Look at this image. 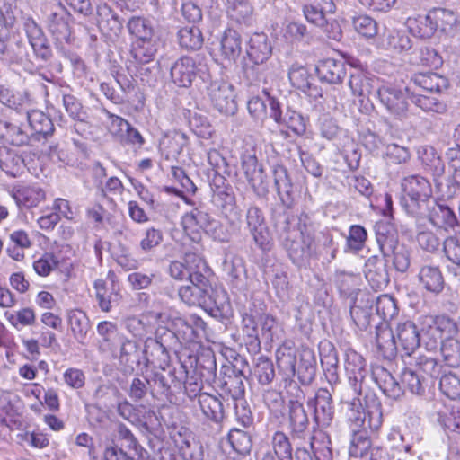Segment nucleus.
<instances>
[{"label":"nucleus","mask_w":460,"mask_h":460,"mask_svg":"<svg viewBox=\"0 0 460 460\" xmlns=\"http://www.w3.org/2000/svg\"><path fill=\"white\" fill-rule=\"evenodd\" d=\"M297 358L296 374L303 383L310 382L314 378L316 369L314 352L308 348H304L299 350Z\"/></svg>","instance_id":"f704fd0d"},{"label":"nucleus","mask_w":460,"mask_h":460,"mask_svg":"<svg viewBox=\"0 0 460 460\" xmlns=\"http://www.w3.org/2000/svg\"><path fill=\"white\" fill-rule=\"evenodd\" d=\"M128 33L133 38L132 41H140L155 38V31L150 20L134 16L127 23Z\"/></svg>","instance_id":"58836bf2"},{"label":"nucleus","mask_w":460,"mask_h":460,"mask_svg":"<svg viewBox=\"0 0 460 460\" xmlns=\"http://www.w3.org/2000/svg\"><path fill=\"white\" fill-rule=\"evenodd\" d=\"M23 29L36 56L42 60L49 59L51 56V49L40 26L29 17L24 21Z\"/></svg>","instance_id":"f3484780"},{"label":"nucleus","mask_w":460,"mask_h":460,"mask_svg":"<svg viewBox=\"0 0 460 460\" xmlns=\"http://www.w3.org/2000/svg\"><path fill=\"white\" fill-rule=\"evenodd\" d=\"M143 318L154 319L158 324L169 323L175 329L180 343L199 342L206 336L207 324L197 314L187 318L173 316L171 310L160 299H155L151 306L142 314Z\"/></svg>","instance_id":"f03ea898"},{"label":"nucleus","mask_w":460,"mask_h":460,"mask_svg":"<svg viewBox=\"0 0 460 460\" xmlns=\"http://www.w3.org/2000/svg\"><path fill=\"white\" fill-rule=\"evenodd\" d=\"M271 54L272 46L268 36L265 33L252 34L247 43L246 55L250 63L243 66L245 75L252 81H260L261 70H263Z\"/></svg>","instance_id":"20e7f679"},{"label":"nucleus","mask_w":460,"mask_h":460,"mask_svg":"<svg viewBox=\"0 0 460 460\" xmlns=\"http://www.w3.org/2000/svg\"><path fill=\"white\" fill-rule=\"evenodd\" d=\"M219 387L221 391L229 395L234 402L243 399L244 384L243 377L239 375L228 376L221 381Z\"/></svg>","instance_id":"49530a36"},{"label":"nucleus","mask_w":460,"mask_h":460,"mask_svg":"<svg viewBox=\"0 0 460 460\" xmlns=\"http://www.w3.org/2000/svg\"><path fill=\"white\" fill-rule=\"evenodd\" d=\"M378 79L373 75L356 71L350 75L349 86L352 94L361 98H368L375 87L377 86Z\"/></svg>","instance_id":"bb28decb"},{"label":"nucleus","mask_w":460,"mask_h":460,"mask_svg":"<svg viewBox=\"0 0 460 460\" xmlns=\"http://www.w3.org/2000/svg\"><path fill=\"white\" fill-rule=\"evenodd\" d=\"M353 27L358 33L367 39L374 38L378 32V24L376 21L367 14L354 17Z\"/></svg>","instance_id":"5fc2aeb1"},{"label":"nucleus","mask_w":460,"mask_h":460,"mask_svg":"<svg viewBox=\"0 0 460 460\" xmlns=\"http://www.w3.org/2000/svg\"><path fill=\"white\" fill-rule=\"evenodd\" d=\"M397 350L411 356L420 345V334L417 325L410 320L399 322L394 330Z\"/></svg>","instance_id":"4468645a"},{"label":"nucleus","mask_w":460,"mask_h":460,"mask_svg":"<svg viewBox=\"0 0 460 460\" xmlns=\"http://www.w3.org/2000/svg\"><path fill=\"white\" fill-rule=\"evenodd\" d=\"M68 323L74 337L78 341H82L89 331V322L85 314L81 310L69 312Z\"/></svg>","instance_id":"09e8293b"},{"label":"nucleus","mask_w":460,"mask_h":460,"mask_svg":"<svg viewBox=\"0 0 460 460\" xmlns=\"http://www.w3.org/2000/svg\"><path fill=\"white\" fill-rule=\"evenodd\" d=\"M422 332L423 343L428 350H435L442 344L443 338L433 323H427L424 320Z\"/></svg>","instance_id":"338daca9"},{"label":"nucleus","mask_w":460,"mask_h":460,"mask_svg":"<svg viewBox=\"0 0 460 460\" xmlns=\"http://www.w3.org/2000/svg\"><path fill=\"white\" fill-rule=\"evenodd\" d=\"M45 22L58 47L72 40L71 14L61 3H48L44 6Z\"/></svg>","instance_id":"7ed1b4c3"},{"label":"nucleus","mask_w":460,"mask_h":460,"mask_svg":"<svg viewBox=\"0 0 460 460\" xmlns=\"http://www.w3.org/2000/svg\"><path fill=\"white\" fill-rule=\"evenodd\" d=\"M376 312L384 320L393 319L398 312L395 300L389 295H381L376 301Z\"/></svg>","instance_id":"bf43d9fd"},{"label":"nucleus","mask_w":460,"mask_h":460,"mask_svg":"<svg viewBox=\"0 0 460 460\" xmlns=\"http://www.w3.org/2000/svg\"><path fill=\"white\" fill-rule=\"evenodd\" d=\"M263 93L268 95V102L270 106V117L279 124L283 125L291 129L295 134L301 136L305 132L306 126L304 117L297 111L287 109L283 113L279 101L270 97L267 90Z\"/></svg>","instance_id":"f8f14e48"},{"label":"nucleus","mask_w":460,"mask_h":460,"mask_svg":"<svg viewBox=\"0 0 460 460\" xmlns=\"http://www.w3.org/2000/svg\"><path fill=\"white\" fill-rule=\"evenodd\" d=\"M401 382L413 394H421L424 392L421 377L412 369H403L401 374Z\"/></svg>","instance_id":"69168bd1"},{"label":"nucleus","mask_w":460,"mask_h":460,"mask_svg":"<svg viewBox=\"0 0 460 460\" xmlns=\"http://www.w3.org/2000/svg\"><path fill=\"white\" fill-rule=\"evenodd\" d=\"M260 336L266 342H273L281 338L283 327L277 318L270 314H258Z\"/></svg>","instance_id":"72a5a7b5"},{"label":"nucleus","mask_w":460,"mask_h":460,"mask_svg":"<svg viewBox=\"0 0 460 460\" xmlns=\"http://www.w3.org/2000/svg\"><path fill=\"white\" fill-rule=\"evenodd\" d=\"M438 421L446 429L460 433V403L453 405L448 412L439 413Z\"/></svg>","instance_id":"0e129e2a"},{"label":"nucleus","mask_w":460,"mask_h":460,"mask_svg":"<svg viewBox=\"0 0 460 460\" xmlns=\"http://www.w3.org/2000/svg\"><path fill=\"white\" fill-rule=\"evenodd\" d=\"M209 99L215 108L224 114H234L237 110L234 86L226 81L217 80L208 88Z\"/></svg>","instance_id":"9b49d317"},{"label":"nucleus","mask_w":460,"mask_h":460,"mask_svg":"<svg viewBox=\"0 0 460 460\" xmlns=\"http://www.w3.org/2000/svg\"><path fill=\"white\" fill-rule=\"evenodd\" d=\"M199 405L203 416L215 423L221 422L225 418L223 402L219 397L208 393L199 396Z\"/></svg>","instance_id":"c85d7f7f"},{"label":"nucleus","mask_w":460,"mask_h":460,"mask_svg":"<svg viewBox=\"0 0 460 460\" xmlns=\"http://www.w3.org/2000/svg\"><path fill=\"white\" fill-rule=\"evenodd\" d=\"M13 197L20 208H31L37 207L46 198V194L39 186L27 185L15 189Z\"/></svg>","instance_id":"cd10ccee"},{"label":"nucleus","mask_w":460,"mask_h":460,"mask_svg":"<svg viewBox=\"0 0 460 460\" xmlns=\"http://www.w3.org/2000/svg\"><path fill=\"white\" fill-rule=\"evenodd\" d=\"M227 441L232 448L240 455L250 453L252 448L251 436L244 430L234 428L227 436Z\"/></svg>","instance_id":"de8ad7c7"},{"label":"nucleus","mask_w":460,"mask_h":460,"mask_svg":"<svg viewBox=\"0 0 460 460\" xmlns=\"http://www.w3.org/2000/svg\"><path fill=\"white\" fill-rule=\"evenodd\" d=\"M387 46L383 48L392 49L395 52H403L411 49V40L404 31L392 30L388 32Z\"/></svg>","instance_id":"603ef678"},{"label":"nucleus","mask_w":460,"mask_h":460,"mask_svg":"<svg viewBox=\"0 0 460 460\" xmlns=\"http://www.w3.org/2000/svg\"><path fill=\"white\" fill-rule=\"evenodd\" d=\"M4 317L17 330L33 325L36 321L34 310L30 307H24L13 313L5 312Z\"/></svg>","instance_id":"3c124183"},{"label":"nucleus","mask_w":460,"mask_h":460,"mask_svg":"<svg viewBox=\"0 0 460 460\" xmlns=\"http://www.w3.org/2000/svg\"><path fill=\"white\" fill-rule=\"evenodd\" d=\"M335 9L333 0H307L303 12L309 22L314 25H323L325 22V18L332 15Z\"/></svg>","instance_id":"4be33fe9"},{"label":"nucleus","mask_w":460,"mask_h":460,"mask_svg":"<svg viewBox=\"0 0 460 460\" xmlns=\"http://www.w3.org/2000/svg\"><path fill=\"white\" fill-rule=\"evenodd\" d=\"M345 369L354 394L360 395L367 375L365 359L356 351H349L346 355Z\"/></svg>","instance_id":"2eb2a0df"},{"label":"nucleus","mask_w":460,"mask_h":460,"mask_svg":"<svg viewBox=\"0 0 460 460\" xmlns=\"http://www.w3.org/2000/svg\"><path fill=\"white\" fill-rule=\"evenodd\" d=\"M216 222L203 208H193L186 212L181 218V225L185 234L194 243L201 241L202 232H208Z\"/></svg>","instance_id":"9d476101"},{"label":"nucleus","mask_w":460,"mask_h":460,"mask_svg":"<svg viewBox=\"0 0 460 460\" xmlns=\"http://www.w3.org/2000/svg\"><path fill=\"white\" fill-rule=\"evenodd\" d=\"M288 78L292 85L309 96H322L318 93L317 87L312 84V77L306 68L298 64H294L288 72Z\"/></svg>","instance_id":"7c9ffc66"},{"label":"nucleus","mask_w":460,"mask_h":460,"mask_svg":"<svg viewBox=\"0 0 460 460\" xmlns=\"http://www.w3.org/2000/svg\"><path fill=\"white\" fill-rule=\"evenodd\" d=\"M179 296L181 300L190 306H211L215 305L217 309L223 308V303L217 304V301H212L209 293L200 289L196 286H182L179 289Z\"/></svg>","instance_id":"393cba45"},{"label":"nucleus","mask_w":460,"mask_h":460,"mask_svg":"<svg viewBox=\"0 0 460 460\" xmlns=\"http://www.w3.org/2000/svg\"><path fill=\"white\" fill-rule=\"evenodd\" d=\"M59 261L51 252H45L39 259L34 261L33 269L41 277L49 276L58 265Z\"/></svg>","instance_id":"e2e57ef3"},{"label":"nucleus","mask_w":460,"mask_h":460,"mask_svg":"<svg viewBox=\"0 0 460 460\" xmlns=\"http://www.w3.org/2000/svg\"><path fill=\"white\" fill-rule=\"evenodd\" d=\"M241 159L242 168L253 190L258 194L268 192L267 175L262 165L258 163L255 151L253 149L246 150Z\"/></svg>","instance_id":"ddd939ff"},{"label":"nucleus","mask_w":460,"mask_h":460,"mask_svg":"<svg viewBox=\"0 0 460 460\" xmlns=\"http://www.w3.org/2000/svg\"><path fill=\"white\" fill-rule=\"evenodd\" d=\"M431 223L439 228H453L457 224L455 213L448 208L438 206L430 217Z\"/></svg>","instance_id":"864d4df0"},{"label":"nucleus","mask_w":460,"mask_h":460,"mask_svg":"<svg viewBox=\"0 0 460 460\" xmlns=\"http://www.w3.org/2000/svg\"><path fill=\"white\" fill-rule=\"evenodd\" d=\"M241 36L236 31L226 30L220 40V51L224 59L234 62L241 54Z\"/></svg>","instance_id":"473e14b6"},{"label":"nucleus","mask_w":460,"mask_h":460,"mask_svg":"<svg viewBox=\"0 0 460 460\" xmlns=\"http://www.w3.org/2000/svg\"><path fill=\"white\" fill-rule=\"evenodd\" d=\"M429 19L433 21L435 30L441 29L443 31L452 28L457 21L454 12L444 8L434 9L429 12Z\"/></svg>","instance_id":"13d9d810"},{"label":"nucleus","mask_w":460,"mask_h":460,"mask_svg":"<svg viewBox=\"0 0 460 460\" xmlns=\"http://www.w3.org/2000/svg\"><path fill=\"white\" fill-rule=\"evenodd\" d=\"M149 342L156 345L162 353H165L167 349H175L181 345L175 329L172 326L169 328L162 325L158 326L156 329L155 340H146V346H149Z\"/></svg>","instance_id":"e433bc0d"},{"label":"nucleus","mask_w":460,"mask_h":460,"mask_svg":"<svg viewBox=\"0 0 460 460\" xmlns=\"http://www.w3.org/2000/svg\"><path fill=\"white\" fill-rule=\"evenodd\" d=\"M156 52L157 41L155 38L131 43L130 53L139 64H148L153 61Z\"/></svg>","instance_id":"4c0bfd02"},{"label":"nucleus","mask_w":460,"mask_h":460,"mask_svg":"<svg viewBox=\"0 0 460 460\" xmlns=\"http://www.w3.org/2000/svg\"><path fill=\"white\" fill-rule=\"evenodd\" d=\"M367 238V233L363 226L359 225L351 226L346 240L347 250L353 252L361 251L365 246Z\"/></svg>","instance_id":"4d7b16f0"},{"label":"nucleus","mask_w":460,"mask_h":460,"mask_svg":"<svg viewBox=\"0 0 460 460\" xmlns=\"http://www.w3.org/2000/svg\"><path fill=\"white\" fill-rule=\"evenodd\" d=\"M401 186L404 193L405 206L412 214L417 213V209H420L432 196L430 182L418 174L403 178Z\"/></svg>","instance_id":"423d86ee"},{"label":"nucleus","mask_w":460,"mask_h":460,"mask_svg":"<svg viewBox=\"0 0 460 460\" xmlns=\"http://www.w3.org/2000/svg\"><path fill=\"white\" fill-rule=\"evenodd\" d=\"M289 428L292 437L305 438L308 435L309 419L301 402L290 400L289 404Z\"/></svg>","instance_id":"412c9836"},{"label":"nucleus","mask_w":460,"mask_h":460,"mask_svg":"<svg viewBox=\"0 0 460 460\" xmlns=\"http://www.w3.org/2000/svg\"><path fill=\"white\" fill-rule=\"evenodd\" d=\"M307 405L314 409V420L318 425L327 426L332 420L334 410L331 393L324 388L317 390Z\"/></svg>","instance_id":"dca6fc26"},{"label":"nucleus","mask_w":460,"mask_h":460,"mask_svg":"<svg viewBox=\"0 0 460 460\" xmlns=\"http://www.w3.org/2000/svg\"><path fill=\"white\" fill-rule=\"evenodd\" d=\"M274 458L278 460H293V447L289 438L282 431H276L271 438Z\"/></svg>","instance_id":"79ce46f5"},{"label":"nucleus","mask_w":460,"mask_h":460,"mask_svg":"<svg viewBox=\"0 0 460 460\" xmlns=\"http://www.w3.org/2000/svg\"><path fill=\"white\" fill-rule=\"evenodd\" d=\"M248 229L255 243L262 250L270 248V232L262 212L256 207L248 209L246 215Z\"/></svg>","instance_id":"a211bd4d"},{"label":"nucleus","mask_w":460,"mask_h":460,"mask_svg":"<svg viewBox=\"0 0 460 460\" xmlns=\"http://www.w3.org/2000/svg\"><path fill=\"white\" fill-rule=\"evenodd\" d=\"M418 279L422 288L431 294L438 295L445 288V279L438 266H422L420 269Z\"/></svg>","instance_id":"b1692460"},{"label":"nucleus","mask_w":460,"mask_h":460,"mask_svg":"<svg viewBox=\"0 0 460 460\" xmlns=\"http://www.w3.org/2000/svg\"><path fill=\"white\" fill-rule=\"evenodd\" d=\"M365 277L374 289L385 288L390 282L386 261L373 255L365 262Z\"/></svg>","instance_id":"6ab92c4d"},{"label":"nucleus","mask_w":460,"mask_h":460,"mask_svg":"<svg viewBox=\"0 0 460 460\" xmlns=\"http://www.w3.org/2000/svg\"><path fill=\"white\" fill-rule=\"evenodd\" d=\"M299 350L296 349L295 342L286 340L277 349L276 360L279 369L288 377H292L296 373V360Z\"/></svg>","instance_id":"aec40b11"},{"label":"nucleus","mask_w":460,"mask_h":460,"mask_svg":"<svg viewBox=\"0 0 460 460\" xmlns=\"http://www.w3.org/2000/svg\"><path fill=\"white\" fill-rule=\"evenodd\" d=\"M254 376L262 385L270 384L275 377L274 366L271 360L260 357L253 370Z\"/></svg>","instance_id":"6e6d98bb"},{"label":"nucleus","mask_w":460,"mask_h":460,"mask_svg":"<svg viewBox=\"0 0 460 460\" xmlns=\"http://www.w3.org/2000/svg\"><path fill=\"white\" fill-rule=\"evenodd\" d=\"M452 139L455 146L448 147L445 156L452 168H460V124L455 128Z\"/></svg>","instance_id":"774afa93"},{"label":"nucleus","mask_w":460,"mask_h":460,"mask_svg":"<svg viewBox=\"0 0 460 460\" xmlns=\"http://www.w3.org/2000/svg\"><path fill=\"white\" fill-rule=\"evenodd\" d=\"M178 40L186 49H199L203 44L202 33L196 26L181 28L178 31Z\"/></svg>","instance_id":"c03bdc74"},{"label":"nucleus","mask_w":460,"mask_h":460,"mask_svg":"<svg viewBox=\"0 0 460 460\" xmlns=\"http://www.w3.org/2000/svg\"><path fill=\"white\" fill-rule=\"evenodd\" d=\"M425 323H433L444 339H454L458 332V322L447 314L425 316Z\"/></svg>","instance_id":"a19ab883"},{"label":"nucleus","mask_w":460,"mask_h":460,"mask_svg":"<svg viewBox=\"0 0 460 460\" xmlns=\"http://www.w3.org/2000/svg\"><path fill=\"white\" fill-rule=\"evenodd\" d=\"M406 92L411 102L426 112L444 113L447 111L445 103L435 97L415 93L411 84L406 87Z\"/></svg>","instance_id":"ea45409f"},{"label":"nucleus","mask_w":460,"mask_h":460,"mask_svg":"<svg viewBox=\"0 0 460 460\" xmlns=\"http://www.w3.org/2000/svg\"><path fill=\"white\" fill-rule=\"evenodd\" d=\"M27 119L31 136L35 137L38 140L41 137L46 139L49 136L52 135L54 125L51 119L42 111L35 110L27 111Z\"/></svg>","instance_id":"2f4dec72"},{"label":"nucleus","mask_w":460,"mask_h":460,"mask_svg":"<svg viewBox=\"0 0 460 460\" xmlns=\"http://www.w3.org/2000/svg\"><path fill=\"white\" fill-rule=\"evenodd\" d=\"M376 342L378 349L385 357H393L397 351L394 338V330L387 327L376 328Z\"/></svg>","instance_id":"a18cd8bd"},{"label":"nucleus","mask_w":460,"mask_h":460,"mask_svg":"<svg viewBox=\"0 0 460 460\" xmlns=\"http://www.w3.org/2000/svg\"><path fill=\"white\" fill-rule=\"evenodd\" d=\"M366 406L363 407L359 397L342 401L341 409L349 422L353 437L349 447L350 457L368 460L371 451V441L367 431H376L383 423L382 405L374 394L366 396Z\"/></svg>","instance_id":"f257e3e1"},{"label":"nucleus","mask_w":460,"mask_h":460,"mask_svg":"<svg viewBox=\"0 0 460 460\" xmlns=\"http://www.w3.org/2000/svg\"><path fill=\"white\" fill-rule=\"evenodd\" d=\"M203 81L209 78L208 67L205 58L199 55L195 57H182L171 67L172 82L180 87H189L195 77Z\"/></svg>","instance_id":"39448f33"},{"label":"nucleus","mask_w":460,"mask_h":460,"mask_svg":"<svg viewBox=\"0 0 460 460\" xmlns=\"http://www.w3.org/2000/svg\"><path fill=\"white\" fill-rule=\"evenodd\" d=\"M407 26L414 36L421 39L430 38L436 31L433 21L429 19V13L418 18H409Z\"/></svg>","instance_id":"37998d69"},{"label":"nucleus","mask_w":460,"mask_h":460,"mask_svg":"<svg viewBox=\"0 0 460 460\" xmlns=\"http://www.w3.org/2000/svg\"><path fill=\"white\" fill-rule=\"evenodd\" d=\"M376 242L384 257L394 255L393 264L399 272H406L411 265L410 251L398 244L396 236L394 234H384L376 231Z\"/></svg>","instance_id":"1a4fd4ad"},{"label":"nucleus","mask_w":460,"mask_h":460,"mask_svg":"<svg viewBox=\"0 0 460 460\" xmlns=\"http://www.w3.org/2000/svg\"><path fill=\"white\" fill-rule=\"evenodd\" d=\"M95 299L99 308L105 313L118 305L121 298L119 285L116 275L110 270L106 279H98L93 282Z\"/></svg>","instance_id":"6e6552de"},{"label":"nucleus","mask_w":460,"mask_h":460,"mask_svg":"<svg viewBox=\"0 0 460 460\" xmlns=\"http://www.w3.org/2000/svg\"><path fill=\"white\" fill-rule=\"evenodd\" d=\"M441 355L447 365L460 366V341L456 339H444L440 347Z\"/></svg>","instance_id":"8fccbe9b"},{"label":"nucleus","mask_w":460,"mask_h":460,"mask_svg":"<svg viewBox=\"0 0 460 460\" xmlns=\"http://www.w3.org/2000/svg\"><path fill=\"white\" fill-rule=\"evenodd\" d=\"M180 453L184 460H202L203 450L202 446L193 438H185L181 444L178 445Z\"/></svg>","instance_id":"052dcab7"},{"label":"nucleus","mask_w":460,"mask_h":460,"mask_svg":"<svg viewBox=\"0 0 460 460\" xmlns=\"http://www.w3.org/2000/svg\"><path fill=\"white\" fill-rule=\"evenodd\" d=\"M24 166L22 157L16 150L0 146V168L7 174L16 177Z\"/></svg>","instance_id":"c9c22d12"},{"label":"nucleus","mask_w":460,"mask_h":460,"mask_svg":"<svg viewBox=\"0 0 460 460\" xmlns=\"http://www.w3.org/2000/svg\"><path fill=\"white\" fill-rule=\"evenodd\" d=\"M376 96L389 113L400 119L406 116L409 106L406 88L402 90L393 84H385L377 87Z\"/></svg>","instance_id":"0eeeda50"},{"label":"nucleus","mask_w":460,"mask_h":460,"mask_svg":"<svg viewBox=\"0 0 460 460\" xmlns=\"http://www.w3.org/2000/svg\"><path fill=\"white\" fill-rule=\"evenodd\" d=\"M272 172L274 184L282 204L290 208L293 204V183L287 168L277 164L274 166Z\"/></svg>","instance_id":"a878e982"},{"label":"nucleus","mask_w":460,"mask_h":460,"mask_svg":"<svg viewBox=\"0 0 460 460\" xmlns=\"http://www.w3.org/2000/svg\"><path fill=\"white\" fill-rule=\"evenodd\" d=\"M439 389L446 396L456 400L460 397V379L452 373L445 374L440 378Z\"/></svg>","instance_id":"680f3d73"},{"label":"nucleus","mask_w":460,"mask_h":460,"mask_svg":"<svg viewBox=\"0 0 460 460\" xmlns=\"http://www.w3.org/2000/svg\"><path fill=\"white\" fill-rule=\"evenodd\" d=\"M320 80L329 84H340L347 75L346 64L342 60L325 58L316 66Z\"/></svg>","instance_id":"5701e85b"},{"label":"nucleus","mask_w":460,"mask_h":460,"mask_svg":"<svg viewBox=\"0 0 460 460\" xmlns=\"http://www.w3.org/2000/svg\"><path fill=\"white\" fill-rule=\"evenodd\" d=\"M410 84L427 93H440L448 86L446 77L430 72L414 74Z\"/></svg>","instance_id":"c756f323"}]
</instances>
